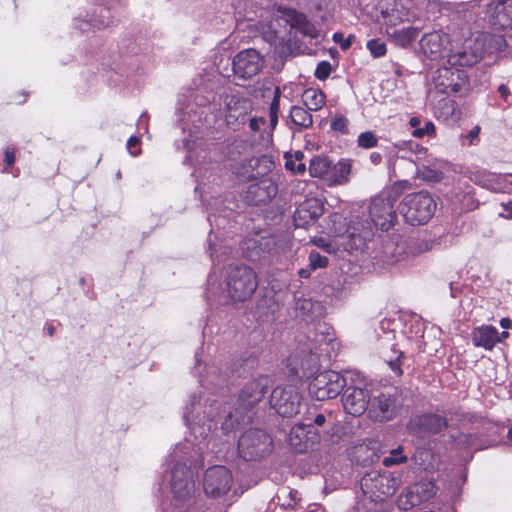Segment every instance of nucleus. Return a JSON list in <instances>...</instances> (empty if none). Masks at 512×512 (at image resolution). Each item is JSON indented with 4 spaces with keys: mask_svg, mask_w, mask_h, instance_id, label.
I'll return each instance as SVG.
<instances>
[{
    "mask_svg": "<svg viewBox=\"0 0 512 512\" xmlns=\"http://www.w3.org/2000/svg\"><path fill=\"white\" fill-rule=\"evenodd\" d=\"M200 444L196 447L189 440L177 444L166 460L170 489L177 499L184 500L194 493L193 467L198 466L202 461Z\"/></svg>",
    "mask_w": 512,
    "mask_h": 512,
    "instance_id": "1",
    "label": "nucleus"
},
{
    "mask_svg": "<svg viewBox=\"0 0 512 512\" xmlns=\"http://www.w3.org/2000/svg\"><path fill=\"white\" fill-rule=\"evenodd\" d=\"M394 204L395 199L391 196H377L371 199L366 208L369 219H359L360 227L354 225L349 230V235L353 239L356 248H363L366 241L371 239L373 226L383 231H387L393 226L397 218Z\"/></svg>",
    "mask_w": 512,
    "mask_h": 512,
    "instance_id": "2",
    "label": "nucleus"
},
{
    "mask_svg": "<svg viewBox=\"0 0 512 512\" xmlns=\"http://www.w3.org/2000/svg\"><path fill=\"white\" fill-rule=\"evenodd\" d=\"M503 42L502 37L489 33H479L466 39L461 47L455 42L451 45L447 64L452 66L469 67L480 61L486 53L497 51Z\"/></svg>",
    "mask_w": 512,
    "mask_h": 512,
    "instance_id": "3",
    "label": "nucleus"
},
{
    "mask_svg": "<svg viewBox=\"0 0 512 512\" xmlns=\"http://www.w3.org/2000/svg\"><path fill=\"white\" fill-rule=\"evenodd\" d=\"M436 8L437 4L431 0H393L381 11L383 24L388 29L404 22L428 18Z\"/></svg>",
    "mask_w": 512,
    "mask_h": 512,
    "instance_id": "4",
    "label": "nucleus"
},
{
    "mask_svg": "<svg viewBox=\"0 0 512 512\" xmlns=\"http://www.w3.org/2000/svg\"><path fill=\"white\" fill-rule=\"evenodd\" d=\"M223 283L226 297L235 302L249 299L258 287L255 271L246 265H229Z\"/></svg>",
    "mask_w": 512,
    "mask_h": 512,
    "instance_id": "5",
    "label": "nucleus"
},
{
    "mask_svg": "<svg viewBox=\"0 0 512 512\" xmlns=\"http://www.w3.org/2000/svg\"><path fill=\"white\" fill-rule=\"evenodd\" d=\"M359 381V372L347 370L344 374L336 371L319 373L309 384V392L316 400L323 401L337 397L349 381Z\"/></svg>",
    "mask_w": 512,
    "mask_h": 512,
    "instance_id": "6",
    "label": "nucleus"
},
{
    "mask_svg": "<svg viewBox=\"0 0 512 512\" xmlns=\"http://www.w3.org/2000/svg\"><path fill=\"white\" fill-rule=\"evenodd\" d=\"M435 210V200L423 191L405 196L400 205V213L411 225L426 223L434 215Z\"/></svg>",
    "mask_w": 512,
    "mask_h": 512,
    "instance_id": "7",
    "label": "nucleus"
},
{
    "mask_svg": "<svg viewBox=\"0 0 512 512\" xmlns=\"http://www.w3.org/2000/svg\"><path fill=\"white\" fill-rule=\"evenodd\" d=\"M212 410V405H208L206 401L202 402L201 396L192 395L190 397L189 403L184 409V420L195 439L199 437L205 439L208 432L212 430L214 421L212 418H208Z\"/></svg>",
    "mask_w": 512,
    "mask_h": 512,
    "instance_id": "8",
    "label": "nucleus"
},
{
    "mask_svg": "<svg viewBox=\"0 0 512 512\" xmlns=\"http://www.w3.org/2000/svg\"><path fill=\"white\" fill-rule=\"evenodd\" d=\"M400 485V477L390 472L376 471L366 474L360 481L363 492L374 501H383L392 496Z\"/></svg>",
    "mask_w": 512,
    "mask_h": 512,
    "instance_id": "9",
    "label": "nucleus"
},
{
    "mask_svg": "<svg viewBox=\"0 0 512 512\" xmlns=\"http://www.w3.org/2000/svg\"><path fill=\"white\" fill-rule=\"evenodd\" d=\"M435 87L444 94H465L469 90L466 72L457 66L444 65L433 76Z\"/></svg>",
    "mask_w": 512,
    "mask_h": 512,
    "instance_id": "10",
    "label": "nucleus"
},
{
    "mask_svg": "<svg viewBox=\"0 0 512 512\" xmlns=\"http://www.w3.org/2000/svg\"><path fill=\"white\" fill-rule=\"evenodd\" d=\"M272 440L259 429L246 431L239 439L238 451L245 460H257L271 451Z\"/></svg>",
    "mask_w": 512,
    "mask_h": 512,
    "instance_id": "11",
    "label": "nucleus"
},
{
    "mask_svg": "<svg viewBox=\"0 0 512 512\" xmlns=\"http://www.w3.org/2000/svg\"><path fill=\"white\" fill-rule=\"evenodd\" d=\"M233 484V476L225 466L215 465L205 471L203 489L211 498H221L226 495Z\"/></svg>",
    "mask_w": 512,
    "mask_h": 512,
    "instance_id": "12",
    "label": "nucleus"
},
{
    "mask_svg": "<svg viewBox=\"0 0 512 512\" xmlns=\"http://www.w3.org/2000/svg\"><path fill=\"white\" fill-rule=\"evenodd\" d=\"M359 381H349L343 394V407L348 414L353 416L362 415L368 406V391L366 389V380L359 372Z\"/></svg>",
    "mask_w": 512,
    "mask_h": 512,
    "instance_id": "13",
    "label": "nucleus"
},
{
    "mask_svg": "<svg viewBox=\"0 0 512 512\" xmlns=\"http://www.w3.org/2000/svg\"><path fill=\"white\" fill-rule=\"evenodd\" d=\"M301 398L295 386H277L271 393L270 404L279 415L292 417L299 412Z\"/></svg>",
    "mask_w": 512,
    "mask_h": 512,
    "instance_id": "14",
    "label": "nucleus"
},
{
    "mask_svg": "<svg viewBox=\"0 0 512 512\" xmlns=\"http://www.w3.org/2000/svg\"><path fill=\"white\" fill-rule=\"evenodd\" d=\"M326 440H328V433L319 431L311 423L295 425L289 435V442L297 452H304Z\"/></svg>",
    "mask_w": 512,
    "mask_h": 512,
    "instance_id": "15",
    "label": "nucleus"
},
{
    "mask_svg": "<svg viewBox=\"0 0 512 512\" xmlns=\"http://www.w3.org/2000/svg\"><path fill=\"white\" fill-rule=\"evenodd\" d=\"M225 105V120L227 125L233 129L244 125L253 110L251 100L236 95L227 96Z\"/></svg>",
    "mask_w": 512,
    "mask_h": 512,
    "instance_id": "16",
    "label": "nucleus"
},
{
    "mask_svg": "<svg viewBox=\"0 0 512 512\" xmlns=\"http://www.w3.org/2000/svg\"><path fill=\"white\" fill-rule=\"evenodd\" d=\"M436 493V487L431 480H421L407 490L403 491L398 498V507L401 510H409L433 497Z\"/></svg>",
    "mask_w": 512,
    "mask_h": 512,
    "instance_id": "17",
    "label": "nucleus"
},
{
    "mask_svg": "<svg viewBox=\"0 0 512 512\" xmlns=\"http://www.w3.org/2000/svg\"><path fill=\"white\" fill-rule=\"evenodd\" d=\"M453 40L442 30H435L426 33L419 41L421 52L431 60L441 58L446 51H449Z\"/></svg>",
    "mask_w": 512,
    "mask_h": 512,
    "instance_id": "18",
    "label": "nucleus"
},
{
    "mask_svg": "<svg viewBox=\"0 0 512 512\" xmlns=\"http://www.w3.org/2000/svg\"><path fill=\"white\" fill-rule=\"evenodd\" d=\"M261 68L262 58L254 49L241 51L233 60V71L238 78L249 79L257 75Z\"/></svg>",
    "mask_w": 512,
    "mask_h": 512,
    "instance_id": "19",
    "label": "nucleus"
},
{
    "mask_svg": "<svg viewBox=\"0 0 512 512\" xmlns=\"http://www.w3.org/2000/svg\"><path fill=\"white\" fill-rule=\"evenodd\" d=\"M471 180L478 186L495 193H512V174H494L486 171L476 172Z\"/></svg>",
    "mask_w": 512,
    "mask_h": 512,
    "instance_id": "20",
    "label": "nucleus"
},
{
    "mask_svg": "<svg viewBox=\"0 0 512 512\" xmlns=\"http://www.w3.org/2000/svg\"><path fill=\"white\" fill-rule=\"evenodd\" d=\"M487 19L495 29H512V0H497L489 3Z\"/></svg>",
    "mask_w": 512,
    "mask_h": 512,
    "instance_id": "21",
    "label": "nucleus"
},
{
    "mask_svg": "<svg viewBox=\"0 0 512 512\" xmlns=\"http://www.w3.org/2000/svg\"><path fill=\"white\" fill-rule=\"evenodd\" d=\"M324 212V206L320 199L310 198L301 203L294 213L296 227H305L316 221Z\"/></svg>",
    "mask_w": 512,
    "mask_h": 512,
    "instance_id": "22",
    "label": "nucleus"
},
{
    "mask_svg": "<svg viewBox=\"0 0 512 512\" xmlns=\"http://www.w3.org/2000/svg\"><path fill=\"white\" fill-rule=\"evenodd\" d=\"M267 378H260L248 383L239 396L240 409L248 410L262 400L266 393Z\"/></svg>",
    "mask_w": 512,
    "mask_h": 512,
    "instance_id": "23",
    "label": "nucleus"
},
{
    "mask_svg": "<svg viewBox=\"0 0 512 512\" xmlns=\"http://www.w3.org/2000/svg\"><path fill=\"white\" fill-rule=\"evenodd\" d=\"M508 332H502L500 335L498 330L491 325H482L472 331L471 338L474 346L491 350L501 341L502 337H507Z\"/></svg>",
    "mask_w": 512,
    "mask_h": 512,
    "instance_id": "24",
    "label": "nucleus"
},
{
    "mask_svg": "<svg viewBox=\"0 0 512 512\" xmlns=\"http://www.w3.org/2000/svg\"><path fill=\"white\" fill-rule=\"evenodd\" d=\"M395 409V401L389 396L382 394L372 401L369 413L376 420L383 422L392 419Z\"/></svg>",
    "mask_w": 512,
    "mask_h": 512,
    "instance_id": "25",
    "label": "nucleus"
},
{
    "mask_svg": "<svg viewBox=\"0 0 512 512\" xmlns=\"http://www.w3.org/2000/svg\"><path fill=\"white\" fill-rule=\"evenodd\" d=\"M420 28L418 27H405L401 29L386 30L387 35L391 38L392 42L400 47H408L411 45L419 34Z\"/></svg>",
    "mask_w": 512,
    "mask_h": 512,
    "instance_id": "26",
    "label": "nucleus"
},
{
    "mask_svg": "<svg viewBox=\"0 0 512 512\" xmlns=\"http://www.w3.org/2000/svg\"><path fill=\"white\" fill-rule=\"evenodd\" d=\"M329 220L332 223L331 231L336 235H342L347 234L348 239L350 240L349 248L350 249H357L354 246V241L349 235V230L352 229V227L355 225L356 227H360V221L358 219V215H354L353 219L351 220V224L348 227H345V225L342 224L343 217L339 213H333L329 216Z\"/></svg>",
    "mask_w": 512,
    "mask_h": 512,
    "instance_id": "27",
    "label": "nucleus"
},
{
    "mask_svg": "<svg viewBox=\"0 0 512 512\" xmlns=\"http://www.w3.org/2000/svg\"><path fill=\"white\" fill-rule=\"evenodd\" d=\"M303 103L309 111H318L325 104V94L320 89L308 88L304 91Z\"/></svg>",
    "mask_w": 512,
    "mask_h": 512,
    "instance_id": "28",
    "label": "nucleus"
},
{
    "mask_svg": "<svg viewBox=\"0 0 512 512\" xmlns=\"http://www.w3.org/2000/svg\"><path fill=\"white\" fill-rule=\"evenodd\" d=\"M249 193L257 197L256 202L269 201L276 194V187L268 181H260L249 187Z\"/></svg>",
    "mask_w": 512,
    "mask_h": 512,
    "instance_id": "29",
    "label": "nucleus"
},
{
    "mask_svg": "<svg viewBox=\"0 0 512 512\" xmlns=\"http://www.w3.org/2000/svg\"><path fill=\"white\" fill-rule=\"evenodd\" d=\"M291 24L301 34L314 38L317 36L316 28L305 17L304 14L293 11L291 14Z\"/></svg>",
    "mask_w": 512,
    "mask_h": 512,
    "instance_id": "30",
    "label": "nucleus"
},
{
    "mask_svg": "<svg viewBox=\"0 0 512 512\" xmlns=\"http://www.w3.org/2000/svg\"><path fill=\"white\" fill-rule=\"evenodd\" d=\"M331 162L325 156H315L310 160L309 173L312 177L322 178L329 174Z\"/></svg>",
    "mask_w": 512,
    "mask_h": 512,
    "instance_id": "31",
    "label": "nucleus"
},
{
    "mask_svg": "<svg viewBox=\"0 0 512 512\" xmlns=\"http://www.w3.org/2000/svg\"><path fill=\"white\" fill-rule=\"evenodd\" d=\"M351 166L349 163L345 161H340L336 165L333 166L330 170L331 176L329 177V181L332 184H344L348 181V177L350 174Z\"/></svg>",
    "mask_w": 512,
    "mask_h": 512,
    "instance_id": "32",
    "label": "nucleus"
},
{
    "mask_svg": "<svg viewBox=\"0 0 512 512\" xmlns=\"http://www.w3.org/2000/svg\"><path fill=\"white\" fill-rule=\"evenodd\" d=\"M285 166L288 170L296 174H303L306 170L304 162V154L301 151H295L294 153H285Z\"/></svg>",
    "mask_w": 512,
    "mask_h": 512,
    "instance_id": "33",
    "label": "nucleus"
},
{
    "mask_svg": "<svg viewBox=\"0 0 512 512\" xmlns=\"http://www.w3.org/2000/svg\"><path fill=\"white\" fill-rule=\"evenodd\" d=\"M290 118L295 125L302 128H308L313 123L312 115L309 111L299 106L292 107Z\"/></svg>",
    "mask_w": 512,
    "mask_h": 512,
    "instance_id": "34",
    "label": "nucleus"
},
{
    "mask_svg": "<svg viewBox=\"0 0 512 512\" xmlns=\"http://www.w3.org/2000/svg\"><path fill=\"white\" fill-rule=\"evenodd\" d=\"M422 426L430 433H438L446 427V420L439 415L429 414L421 418Z\"/></svg>",
    "mask_w": 512,
    "mask_h": 512,
    "instance_id": "35",
    "label": "nucleus"
},
{
    "mask_svg": "<svg viewBox=\"0 0 512 512\" xmlns=\"http://www.w3.org/2000/svg\"><path fill=\"white\" fill-rule=\"evenodd\" d=\"M407 461V456L403 454V449L401 446L393 449L389 456L383 459V465L386 467L398 465Z\"/></svg>",
    "mask_w": 512,
    "mask_h": 512,
    "instance_id": "36",
    "label": "nucleus"
},
{
    "mask_svg": "<svg viewBox=\"0 0 512 512\" xmlns=\"http://www.w3.org/2000/svg\"><path fill=\"white\" fill-rule=\"evenodd\" d=\"M315 366H316V358L314 355H310L309 363L307 365L302 363L299 368H293L294 374L299 379L309 378L313 374V372L315 370Z\"/></svg>",
    "mask_w": 512,
    "mask_h": 512,
    "instance_id": "37",
    "label": "nucleus"
},
{
    "mask_svg": "<svg viewBox=\"0 0 512 512\" xmlns=\"http://www.w3.org/2000/svg\"><path fill=\"white\" fill-rule=\"evenodd\" d=\"M366 47L374 58L383 57L387 52L386 44L379 39L369 40Z\"/></svg>",
    "mask_w": 512,
    "mask_h": 512,
    "instance_id": "38",
    "label": "nucleus"
},
{
    "mask_svg": "<svg viewBox=\"0 0 512 512\" xmlns=\"http://www.w3.org/2000/svg\"><path fill=\"white\" fill-rule=\"evenodd\" d=\"M309 265L313 270L325 268L328 265V258L317 251H311L309 254Z\"/></svg>",
    "mask_w": 512,
    "mask_h": 512,
    "instance_id": "39",
    "label": "nucleus"
},
{
    "mask_svg": "<svg viewBox=\"0 0 512 512\" xmlns=\"http://www.w3.org/2000/svg\"><path fill=\"white\" fill-rule=\"evenodd\" d=\"M440 109H442V110L439 112L438 111L436 112L438 114V116L443 117L444 119H447L454 113V110H455L454 102L449 99H443V100L439 101L438 106H437V110H440Z\"/></svg>",
    "mask_w": 512,
    "mask_h": 512,
    "instance_id": "40",
    "label": "nucleus"
},
{
    "mask_svg": "<svg viewBox=\"0 0 512 512\" xmlns=\"http://www.w3.org/2000/svg\"><path fill=\"white\" fill-rule=\"evenodd\" d=\"M238 408L236 409L235 411V415H233L232 413H230L227 418L225 419V421L223 422L222 424V427H221V430L225 433V434H228L230 432H232L234 429H236L239 425H240V420L238 419Z\"/></svg>",
    "mask_w": 512,
    "mask_h": 512,
    "instance_id": "41",
    "label": "nucleus"
},
{
    "mask_svg": "<svg viewBox=\"0 0 512 512\" xmlns=\"http://www.w3.org/2000/svg\"><path fill=\"white\" fill-rule=\"evenodd\" d=\"M357 142L360 147L369 149L377 145V138L372 132H364L358 136Z\"/></svg>",
    "mask_w": 512,
    "mask_h": 512,
    "instance_id": "42",
    "label": "nucleus"
},
{
    "mask_svg": "<svg viewBox=\"0 0 512 512\" xmlns=\"http://www.w3.org/2000/svg\"><path fill=\"white\" fill-rule=\"evenodd\" d=\"M331 71V64L328 61H322L317 65L314 75L318 80H325L329 77Z\"/></svg>",
    "mask_w": 512,
    "mask_h": 512,
    "instance_id": "43",
    "label": "nucleus"
},
{
    "mask_svg": "<svg viewBox=\"0 0 512 512\" xmlns=\"http://www.w3.org/2000/svg\"><path fill=\"white\" fill-rule=\"evenodd\" d=\"M279 101H280V89L277 87L274 91V98L270 106V117L272 125H276L277 123V113L279 111Z\"/></svg>",
    "mask_w": 512,
    "mask_h": 512,
    "instance_id": "44",
    "label": "nucleus"
},
{
    "mask_svg": "<svg viewBox=\"0 0 512 512\" xmlns=\"http://www.w3.org/2000/svg\"><path fill=\"white\" fill-rule=\"evenodd\" d=\"M331 128L341 133L348 132V120L344 116H336L331 121Z\"/></svg>",
    "mask_w": 512,
    "mask_h": 512,
    "instance_id": "45",
    "label": "nucleus"
},
{
    "mask_svg": "<svg viewBox=\"0 0 512 512\" xmlns=\"http://www.w3.org/2000/svg\"><path fill=\"white\" fill-rule=\"evenodd\" d=\"M480 126H474L466 135L462 137L463 144L475 145L479 141Z\"/></svg>",
    "mask_w": 512,
    "mask_h": 512,
    "instance_id": "46",
    "label": "nucleus"
},
{
    "mask_svg": "<svg viewBox=\"0 0 512 512\" xmlns=\"http://www.w3.org/2000/svg\"><path fill=\"white\" fill-rule=\"evenodd\" d=\"M435 132V126L431 121L425 123L424 127L415 129L412 134L417 138H423L426 135H432Z\"/></svg>",
    "mask_w": 512,
    "mask_h": 512,
    "instance_id": "47",
    "label": "nucleus"
},
{
    "mask_svg": "<svg viewBox=\"0 0 512 512\" xmlns=\"http://www.w3.org/2000/svg\"><path fill=\"white\" fill-rule=\"evenodd\" d=\"M312 242L314 243V245H316L317 247L321 248L326 253L334 252L333 245L330 242H328L326 239L322 238V237L315 238Z\"/></svg>",
    "mask_w": 512,
    "mask_h": 512,
    "instance_id": "48",
    "label": "nucleus"
},
{
    "mask_svg": "<svg viewBox=\"0 0 512 512\" xmlns=\"http://www.w3.org/2000/svg\"><path fill=\"white\" fill-rule=\"evenodd\" d=\"M312 425L314 426V428H316V426L317 427H324L325 425L331 426L332 425L331 416H329V419H327V417L324 414H318L314 418Z\"/></svg>",
    "mask_w": 512,
    "mask_h": 512,
    "instance_id": "49",
    "label": "nucleus"
},
{
    "mask_svg": "<svg viewBox=\"0 0 512 512\" xmlns=\"http://www.w3.org/2000/svg\"><path fill=\"white\" fill-rule=\"evenodd\" d=\"M333 40L340 44V47L343 49V50H346L348 49L351 44H352V41H351V38H347V39H344L343 35L341 33H335L333 35Z\"/></svg>",
    "mask_w": 512,
    "mask_h": 512,
    "instance_id": "50",
    "label": "nucleus"
},
{
    "mask_svg": "<svg viewBox=\"0 0 512 512\" xmlns=\"http://www.w3.org/2000/svg\"><path fill=\"white\" fill-rule=\"evenodd\" d=\"M248 120L249 127L254 132L258 131L265 124V119L263 117H248Z\"/></svg>",
    "mask_w": 512,
    "mask_h": 512,
    "instance_id": "51",
    "label": "nucleus"
},
{
    "mask_svg": "<svg viewBox=\"0 0 512 512\" xmlns=\"http://www.w3.org/2000/svg\"><path fill=\"white\" fill-rule=\"evenodd\" d=\"M502 211L500 212V216L506 219H512V200L502 203Z\"/></svg>",
    "mask_w": 512,
    "mask_h": 512,
    "instance_id": "52",
    "label": "nucleus"
},
{
    "mask_svg": "<svg viewBox=\"0 0 512 512\" xmlns=\"http://www.w3.org/2000/svg\"><path fill=\"white\" fill-rule=\"evenodd\" d=\"M139 138L136 136H131L127 141V149L132 156L139 155L140 151H133L132 148L139 144Z\"/></svg>",
    "mask_w": 512,
    "mask_h": 512,
    "instance_id": "53",
    "label": "nucleus"
},
{
    "mask_svg": "<svg viewBox=\"0 0 512 512\" xmlns=\"http://www.w3.org/2000/svg\"><path fill=\"white\" fill-rule=\"evenodd\" d=\"M4 155L7 166H12L15 162V151L13 149H7Z\"/></svg>",
    "mask_w": 512,
    "mask_h": 512,
    "instance_id": "54",
    "label": "nucleus"
},
{
    "mask_svg": "<svg viewBox=\"0 0 512 512\" xmlns=\"http://www.w3.org/2000/svg\"><path fill=\"white\" fill-rule=\"evenodd\" d=\"M433 247V243L430 242V241H421L419 243V246L417 247V252L418 253H424V252H427V251H430Z\"/></svg>",
    "mask_w": 512,
    "mask_h": 512,
    "instance_id": "55",
    "label": "nucleus"
},
{
    "mask_svg": "<svg viewBox=\"0 0 512 512\" xmlns=\"http://www.w3.org/2000/svg\"><path fill=\"white\" fill-rule=\"evenodd\" d=\"M388 365L390 366L391 370L394 371L397 375H400L402 373L398 359L389 361Z\"/></svg>",
    "mask_w": 512,
    "mask_h": 512,
    "instance_id": "56",
    "label": "nucleus"
},
{
    "mask_svg": "<svg viewBox=\"0 0 512 512\" xmlns=\"http://www.w3.org/2000/svg\"><path fill=\"white\" fill-rule=\"evenodd\" d=\"M498 91H499L500 96H501L504 100H506V99H507V97L509 96V88H508L506 85H504V84H501V85L499 86Z\"/></svg>",
    "mask_w": 512,
    "mask_h": 512,
    "instance_id": "57",
    "label": "nucleus"
},
{
    "mask_svg": "<svg viewBox=\"0 0 512 512\" xmlns=\"http://www.w3.org/2000/svg\"><path fill=\"white\" fill-rule=\"evenodd\" d=\"M162 512H185L181 507L169 505L165 507Z\"/></svg>",
    "mask_w": 512,
    "mask_h": 512,
    "instance_id": "58",
    "label": "nucleus"
},
{
    "mask_svg": "<svg viewBox=\"0 0 512 512\" xmlns=\"http://www.w3.org/2000/svg\"><path fill=\"white\" fill-rule=\"evenodd\" d=\"M108 25H109V22L103 21V20L95 21L93 23V27L96 29H101V28L107 27Z\"/></svg>",
    "mask_w": 512,
    "mask_h": 512,
    "instance_id": "59",
    "label": "nucleus"
},
{
    "mask_svg": "<svg viewBox=\"0 0 512 512\" xmlns=\"http://www.w3.org/2000/svg\"><path fill=\"white\" fill-rule=\"evenodd\" d=\"M500 325H501L503 328L507 329V328H510V327H511L512 322H511V320H510V319H508V318H502V319H501V321H500Z\"/></svg>",
    "mask_w": 512,
    "mask_h": 512,
    "instance_id": "60",
    "label": "nucleus"
},
{
    "mask_svg": "<svg viewBox=\"0 0 512 512\" xmlns=\"http://www.w3.org/2000/svg\"><path fill=\"white\" fill-rule=\"evenodd\" d=\"M312 306H313V304L310 300H304L301 304V309L309 310Z\"/></svg>",
    "mask_w": 512,
    "mask_h": 512,
    "instance_id": "61",
    "label": "nucleus"
},
{
    "mask_svg": "<svg viewBox=\"0 0 512 512\" xmlns=\"http://www.w3.org/2000/svg\"><path fill=\"white\" fill-rule=\"evenodd\" d=\"M409 124L411 127L416 128L417 126L420 125V120H419V118L412 117L409 121Z\"/></svg>",
    "mask_w": 512,
    "mask_h": 512,
    "instance_id": "62",
    "label": "nucleus"
},
{
    "mask_svg": "<svg viewBox=\"0 0 512 512\" xmlns=\"http://www.w3.org/2000/svg\"><path fill=\"white\" fill-rule=\"evenodd\" d=\"M209 251H210L211 257L213 258L216 253V248H215V245L212 243L211 239H209Z\"/></svg>",
    "mask_w": 512,
    "mask_h": 512,
    "instance_id": "63",
    "label": "nucleus"
},
{
    "mask_svg": "<svg viewBox=\"0 0 512 512\" xmlns=\"http://www.w3.org/2000/svg\"><path fill=\"white\" fill-rule=\"evenodd\" d=\"M299 275L302 278H308L310 276V273H309V271L307 269H300L299 270Z\"/></svg>",
    "mask_w": 512,
    "mask_h": 512,
    "instance_id": "64",
    "label": "nucleus"
}]
</instances>
